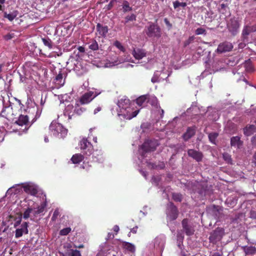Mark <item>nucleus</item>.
Instances as JSON below:
<instances>
[{"mask_svg":"<svg viewBox=\"0 0 256 256\" xmlns=\"http://www.w3.org/2000/svg\"><path fill=\"white\" fill-rule=\"evenodd\" d=\"M71 256H81L80 252L78 250H72L70 253Z\"/></svg>","mask_w":256,"mask_h":256,"instance_id":"52","label":"nucleus"},{"mask_svg":"<svg viewBox=\"0 0 256 256\" xmlns=\"http://www.w3.org/2000/svg\"><path fill=\"white\" fill-rule=\"evenodd\" d=\"M127 62H134L130 56H124V57L120 56L118 57L116 55L112 54V52H110L108 55V58L106 60L104 64V67L112 68Z\"/></svg>","mask_w":256,"mask_h":256,"instance_id":"1","label":"nucleus"},{"mask_svg":"<svg viewBox=\"0 0 256 256\" xmlns=\"http://www.w3.org/2000/svg\"><path fill=\"white\" fill-rule=\"evenodd\" d=\"M151 100H152L151 104L153 106H156L158 103V100L156 97L152 96L151 98Z\"/></svg>","mask_w":256,"mask_h":256,"instance_id":"57","label":"nucleus"},{"mask_svg":"<svg viewBox=\"0 0 256 256\" xmlns=\"http://www.w3.org/2000/svg\"><path fill=\"white\" fill-rule=\"evenodd\" d=\"M46 207V204L43 202L36 208H34V216H36L37 215L42 214L44 212Z\"/></svg>","mask_w":256,"mask_h":256,"instance_id":"24","label":"nucleus"},{"mask_svg":"<svg viewBox=\"0 0 256 256\" xmlns=\"http://www.w3.org/2000/svg\"><path fill=\"white\" fill-rule=\"evenodd\" d=\"M74 110L75 114L77 115L82 114L86 110L84 108L80 106L78 104H76L74 106Z\"/></svg>","mask_w":256,"mask_h":256,"instance_id":"34","label":"nucleus"},{"mask_svg":"<svg viewBox=\"0 0 256 256\" xmlns=\"http://www.w3.org/2000/svg\"><path fill=\"white\" fill-rule=\"evenodd\" d=\"M80 148L82 150H88L87 151H85L84 152L90 155L91 154V152L92 150V145L90 143L88 142L87 139L82 138V140L80 142Z\"/></svg>","mask_w":256,"mask_h":256,"instance_id":"12","label":"nucleus"},{"mask_svg":"<svg viewBox=\"0 0 256 256\" xmlns=\"http://www.w3.org/2000/svg\"><path fill=\"white\" fill-rule=\"evenodd\" d=\"M164 72V74H161V76H165L166 77V78L165 79H166L168 78L170 76V74H168L166 72H165L164 70L160 72Z\"/></svg>","mask_w":256,"mask_h":256,"instance_id":"59","label":"nucleus"},{"mask_svg":"<svg viewBox=\"0 0 256 256\" xmlns=\"http://www.w3.org/2000/svg\"><path fill=\"white\" fill-rule=\"evenodd\" d=\"M74 106L72 104H68L65 108L64 114L68 115L69 119L75 114Z\"/></svg>","mask_w":256,"mask_h":256,"instance_id":"20","label":"nucleus"},{"mask_svg":"<svg viewBox=\"0 0 256 256\" xmlns=\"http://www.w3.org/2000/svg\"><path fill=\"white\" fill-rule=\"evenodd\" d=\"M218 135V134L216 132H212V133L208 135V138H209L210 140L212 143H214V141H215L216 138H217Z\"/></svg>","mask_w":256,"mask_h":256,"instance_id":"42","label":"nucleus"},{"mask_svg":"<svg viewBox=\"0 0 256 256\" xmlns=\"http://www.w3.org/2000/svg\"><path fill=\"white\" fill-rule=\"evenodd\" d=\"M194 39V36H190L189 38L184 42V46H187L189 45Z\"/></svg>","mask_w":256,"mask_h":256,"instance_id":"50","label":"nucleus"},{"mask_svg":"<svg viewBox=\"0 0 256 256\" xmlns=\"http://www.w3.org/2000/svg\"><path fill=\"white\" fill-rule=\"evenodd\" d=\"M148 62L153 64L154 62H155V60L154 58H148Z\"/></svg>","mask_w":256,"mask_h":256,"instance_id":"58","label":"nucleus"},{"mask_svg":"<svg viewBox=\"0 0 256 256\" xmlns=\"http://www.w3.org/2000/svg\"><path fill=\"white\" fill-rule=\"evenodd\" d=\"M114 1H111L110 3L108 5L107 10H110L113 6V3Z\"/></svg>","mask_w":256,"mask_h":256,"instance_id":"60","label":"nucleus"},{"mask_svg":"<svg viewBox=\"0 0 256 256\" xmlns=\"http://www.w3.org/2000/svg\"><path fill=\"white\" fill-rule=\"evenodd\" d=\"M178 246L180 250V256H189L190 254L187 253V252L184 248V246L181 244L180 242L178 244Z\"/></svg>","mask_w":256,"mask_h":256,"instance_id":"36","label":"nucleus"},{"mask_svg":"<svg viewBox=\"0 0 256 256\" xmlns=\"http://www.w3.org/2000/svg\"><path fill=\"white\" fill-rule=\"evenodd\" d=\"M183 229L186 234L188 236H191L194 234V230L192 227L188 225V220L184 219L182 222Z\"/></svg>","mask_w":256,"mask_h":256,"instance_id":"17","label":"nucleus"},{"mask_svg":"<svg viewBox=\"0 0 256 256\" xmlns=\"http://www.w3.org/2000/svg\"><path fill=\"white\" fill-rule=\"evenodd\" d=\"M34 216V210L33 208H28L24 212L23 218L24 219L26 220L29 218L31 219L33 218Z\"/></svg>","mask_w":256,"mask_h":256,"instance_id":"29","label":"nucleus"},{"mask_svg":"<svg viewBox=\"0 0 256 256\" xmlns=\"http://www.w3.org/2000/svg\"><path fill=\"white\" fill-rule=\"evenodd\" d=\"M101 110V108L100 107H98L96 108L94 110V114H97L98 112H99L100 110Z\"/></svg>","mask_w":256,"mask_h":256,"instance_id":"61","label":"nucleus"},{"mask_svg":"<svg viewBox=\"0 0 256 256\" xmlns=\"http://www.w3.org/2000/svg\"><path fill=\"white\" fill-rule=\"evenodd\" d=\"M173 4L174 8H176L179 6L184 7L186 5L185 2H180L178 1L174 2Z\"/></svg>","mask_w":256,"mask_h":256,"instance_id":"43","label":"nucleus"},{"mask_svg":"<svg viewBox=\"0 0 256 256\" xmlns=\"http://www.w3.org/2000/svg\"><path fill=\"white\" fill-rule=\"evenodd\" d=\"M18 15L17 10H14L10 14L4 13V17L7 18L10 21L13 20Z\"/></svg>","mask_w":256,"mask_h":256,"instance_id":"32","label":"nucleus"},{"mask_svg":"<svg viewBox=\"0 0 256 256\" xmlns=\"http://www.w3.org/2000/svg\"><path fill=\"white\" fill-rule=\"evenodd\" d=\"M122 9L124 12H129L132 10V8L130 6L129 3L127 1H124L122 4Z\"/></svg>","mask_w":256,"mask_h":256,"instance_id":"39","label":"nucleus"},{"mask_svg":"<svg viewBox=\"0 0 256 256\" xmlns=\"http://www.w3.org/2000/svg\"><path fill=\"white\" fill-rule=\"evenodd\" d=\"M42 41L46 46H47L50 48H52V42L50 39L42 38Z\"/></svg>","mask_w":256,"mask_h":256,"instance_id":"41","label":"nucleus"},{"mask_svg":"<svg viewBox=\"0 0 256 256\" xmlns=\"http://www.w3.org/2000/svg\"><path fill=\"white\" fill-rule=\"evenodd\" d=\"M29 116L26 115L20 116L16 122L19 126H23L26 124L28 122Z\"/></svg>","mask_w":256,"mask_h":256,"instance_id":"27","label":"nucleus"},{"mask_svg":"<svg viewBox=\"0 0 256 256\" xmlns=\"http://www.w3.org/2000/svg\"><path fill=\"white\" fill-rule=\"evenodd\" d=\"M96 31L100 36H106L108 32V28L106 26H103L100 24H98L96 27Z\"/></svg>","mask_w":256,"mask_h":256,"instance_id":"18","label":"nucleus"},{"mask_svg":"<svg viewBox=\"0 0 256 256\" xmlns=\"http://www.w3.org/2000/svg\"><path fill=\"white\" fill-rule=\"evenodd\" d=\"M132 104L130 102V100L126 97H123L118 100L117 105L118 108L117 109L118 113H120L121 111L128 108Z\"/></svg>","mask_w":256,"mask_h":256,"instance_id":"10","label":"nucleus"},{"mask_svg":"<svg viewBox=\"0 0 256 256\" xmlns=\"http://www.w3.org/2000/svg\"><path fill=\"white\" fill-rule=\"evenodd\" d=\"M139 112L138 110H134V106L132 104L129 108L121 111L120 113H118V115L122 116L126 120H131L136 116Z\"/></svg>","mask_w":256,"mask_h":256,"instance_id":"5","label":"nucleus"},{"mask_svg":"<svg viewBox=\"0 0 256 256\" xmlns=\"http://www.w3.org/2000/svg\"><path fill=\"white\" fill-rule=\"evenodd\" d=\"M71 231V228H66L62 229L60 232V236H66Z\"/></svg>","mask_w":256,"mask_h":256,"instance_id":"40","label":"nucleus"},{"mask_svg":"<svg viewBox=\"0 0 256 256\" xmlns=\"http://www.w3.org/2000/svg\"><path fill=\"white\" fill-rule=\"evenodd\" d=\"M126 22H128L129 21H132L136 20V16L134 14H132L130 16H128L126 18Z\"/></svg>","mask_w":256,"mask_h":256,"instance_id":"53","label":"nucleus"},{"mask_svg":"<svg viewBox=\"0 0 256 256\" xmlns=\"http://www.w3.org/2000/svg\"><path fill=\"white\" fill-rule=\"evenodd\" d=\"M244 252L247 254H252L256 252V248L254 246H250L244 248Z\"/></svg>","mask_w":256,"mask_h":256,"instance_id":"35","label":"nucleus"},{"mask_svg":"<svg viewBox=\"0 0 256 256\" xmlns=\"http://www.w3.org/2000/svg\"><path fill=\"white\" fill-rule=\"evenodd\" d=\"M120 228H119V227L117 225H116L114 226V230L116 232H118Z\"/></svg>","mask_w":256,"mask_h":256,"instance_id":"63","label":"nucleus"},{"mask_svg":"<svg viewBox=\"0 0 256 256\" xmlns=\"http://www.w3.org/2000/svg\"><path fill=\"white\" fill-rule=\"evenodd\" d=\"M28 224L26 222L23 223L20 228H18L16 230L15 236L16 238L21 237L23 234H27L28 233Z\"/></svg>","mask_w":256,"mask_h":256,"instance_id":"14","label":"nucleus"},{"mask_svg":"<svg viewBox=\"0 0 256 256\" xmlns=\"http://www.w3.org/2000/svg\"><path fill=\"white\" fill-rule=\"evenodd\" d=\"M252 142L254 144L256 145V135L252 138Z\"/></svg>","mask_w":256,"mask_h":256,"instance_id":"62","label":"nucleus"},{"mask_svg":"<svg viewBox=\"0 0 256 256\" xmlns=\"http://www.w3.org/2000/svg\"><path fill=\"white\" fill-rule=\"evenodd\" d=\"M84 159V156L82 154H74L71 160L73 164H79Z\"/></svg>","mask_w":256,"mask_h":256,"instance_id":"30","label":"nucleus"},{"mask_svg":"<svg viewBox=\"0 0 256 256\" xmlns=\"http://www.w3.org/2000/svg\"><path fill=\"white\" fill-rule=\"evenodd\" d=\"M124 248L130 252H134L136 250L135 246L130 242H124L122 244Z\"/></svg>","mask_w":256,"mask_h":256,"instance_id":"31","label":"nucleus"},{"mask_svg":"<svg viewBox=\"0 0 256 256\" xmlns=\"http://www.w3.org/2000/svg\"><path fill=\"white\" fill-rule=\"evenodd\" d=\"M220 233L218 229L212 232L209 238L210 242L212 243H215L218 240H220Z\"/></svg>","mask_w":256,"mask_h":256,"instance_id":"23","label":"nucleus"},{"mask_svg":"<svg viewBox=\"0 0 256 256\" xmlns=\"http://www.w3.org/2000/svg\"><path fill=\"white\" fill-rule=\"evenodd\" d=\"M166 212L168 222L173 221L177 218L178 214L177 208L172 202L168 204Z\"/></svg>","mask_w":256,"mask_h":256,"instance_id":"7","label":"nucleus"},{"mask_svg":"<svg viewBox=\"0 0 256 256\" xmlns=\"http://www.w3.org/2000/svg\"><path fill=\"white\" fill-rule=\"evenodd\" d=\"M14 186H13L11 188H10L6 192V194H12V193H14V194H16L17 193L16 191H17V189H16L15 190L16 192H13V190L14 189Z\"/></svg>","mask_w":256,"mask_h":256,"instance_id":"55","label":"nucleus"},{"mask_svg":"<svg viewBox=\"0 0 256 256\" xmlns=\"http://www.w3.org/2000/svg\"><path fill=\"white\" fill-rule=\"evenodd\" d=\"M252 162L256 164V152L254 155Z\"/></svg>","mask_w":256,"mask_h":256,"instance_id":"64","label":"nucleus"},{"mask_svg":"<svg viewBox=\"0 0 256 256\" xmlns=\"http://www.w3.org/2000/svg\"><path fill=\"white\" fill-rule=\"evenodd\" d=\"M244 67L246 72H250L253 70V66L250 61H246L245 62Z\"/></svg>","mask_w":256,"mask_h":256,"instance_id":"37","label":"nucleus"},{"mask_svg":"<svg viewBox=\"0 0 256 256\" xmlns=\"http://www.w3.org/2000/svg\"><path fill=\"white\" fill-rule=\"evenodd\" d=\"M256 128L254 125H250L244 129V134L246 136H250L256 132Z\"/></svg>","mask_w":256,"mask_h":256,"instance_id":"28","label":"nucleus"},{"mask_svg":"<svg viewBox=\"0 0 256 256\" xmlns=\"http://www.w3.org/2000/svg\"><path fill=\"white\" fill-rule=\"evenodd\" d=\"M232 48L233 46L232 43L229 42H224L218 45L217 51L219 52L222 53L229 52L232 50Z\"/></svg>","mask_w":256,"mask_h":256,"instance_id":"13","label":"nucleus"},{"mask_svg":"<svg viewBox=\"0 0 256 256\" xmlns=\"http://www.w3.org/2000/svg\"><path fill=\"white\" fill-rule=\"evenodd\" d=\"M50 130L54 136L59 138H64L68 133V130L56 121L52 122L50 126Z\"/></svg>","mask_w":256,"mask_h":256,"instance_id":"3","label":"nucleus"},{"mask_svg":"<svg viewBox=\"0 0 256 256\" xmlns=\"http://www.w3.org/2000/svg\"><path fill=\"white\" fill-rule=\"evenodd\" d=\"M132 54L136 60H140L147 56L145 50L140 48L134 49Z\"/></svg>","mask_w":256,"mask_h":256,"instance_id":"15","label":"nucleus"},{"mask_svg":"<svg viewBox=\"0 0 256 256\" xmlns=\"http://www.w3.org/2000/svg\"><path fill=\"white\" fill-rule=\"evenodd\" d=\"M145 32L149 37L158 38L160 36V28L154 24L150 23L148 26H146Z\"/></svg>","mask_w":256,"mask_h":256,"instance_id":"6","label":"nucleus"},{"mask_svg":"<svg viewBox=\"0 0 256 256\" xmlns=\"http://www.w3.org/2000/svg\"><path fill=\"white\" fill-rule=\"evenodd\" d=\"M148 99V96L143 95L136 100V102L139 106H142Z\"/></svg>","mask_w":256,"mask_h":256,"instance_id":"33","label":"nucleus"},{"mask_svg":"<svg viewBox=\"0 0 256 256\" xmlns=\"http://www.w3.org/2000/svg\"><path fill=\"white\" fill-rule=\"evenodd\" d=\"M231 146L239 148L242 144V142L239 136H233L230 140Z\"/></svg>","mask_w":256,"mask_h":256,"instance_id":"25","label":"nucleus"},{"mask_svg":"<svg viewBox=\"0 0 256 256\" xmlns=\"http://www.w3.org/2000/svg\"><path fill=\"white\" fill-rule=\"evenodd\" d=\"M164 74V72H161L160 71H156L152 78V82L154 83L165 80L166 77L161 76V74Z\"/></svg>","mask_w":256,"mask_h":256,"instance_id":"21","label":"nucleus"},{"mask_svg":"<svg viewBox=\"0 0 256 256\" xmlns=\"http://www.w3.org/2000/svg\"><path fill=\"white\" fill-rule=\"evenodd\" d=\"M32 111L34 112H36V116H35V117L34 118H32V120L34 122L36 120V119L38 118L40 116V112H39L38 108L36 109H35V108H33L32 110Z\"/></svg>","mask_w":256,"mask_h":256,"instance_id":"49","label":"nucleus"},{"mask_svg":"<svg viewBox=\"0 0 256 256\" xmlns=\"http://www.w3.org/2000/svg\"><path fill=\"white\" fill-rule=\"evenodd\" d=\"M59 215V212L58 210H56L53 214L52 216V220H55L56 219L58 218Z\"/></svg>","mask_w":256,"mask_h":256,"instance_id":"54","label":"nucleus"},{"mask_svg":"<svg viewBox=\"0 0 256 256\" xmlns=\"http://www.w3.org/2000/svg\"><path fill=\"white\" fill-rule=\"evenodd\" d=\"M98 94L96 92L89 91L81 96L80 102L82 104H87L90 102Z\"/></svg>","mask_w":256,"mask_h":256,"instance_id":"8","label":"nucleus"},{"mask_svg":"<svg viewBox=\"0 0 256 256\" xmlns=\"http://www.w3.org/2000/svg\"><path fill=\"white\" fill-rule=\"evenodd\" d=\"M24 190L28 194L36 196L38 193V186L32 183H26L23 185Z\"/></svg>","mask_w":256,"mask_h":256,"instance_id":"11","label":"nucleus"},{"mask_svg":"<svg viewBox=\"0 0 256 256\" xmlns=\"http://www.w3.org/2000/svg\"><path fill=\"white\" fill-rule=\"evenodd\" d=\"M195 134V130L194 128H188L186 132L183 135V138L185 140H187L191 138Z\"/></svg>","mask_w":256,"mask_h":256,"instance_id":"26","label":"nucleus"},{"mask_svg":"<svg viewBox=\"0 0 256 256\" xmlns=\"http://www.w3.org/2000/svg\"><path fill=\"white\" fill-rule=\"evenodd\" d=\"M64 82L62 74L59 73L54 79L56 87L58 88H60L64 86Z\"/></svg>","mask_w":256,"mask_h":256,"instance_id":"19","label":"nucleus"},{"mask_svg":"<svg viewBox=\"0 0 256 256\" xmlns=\"http://www.w3.org/2000/svg\"><path fill=\"white\" fill-rule=\"evenodd\" d=\"M114 46L118 48L120 52H124L126 50L125 48L122 45V44L118 41H116L114 43Z\"/></svg>","mask_w":256,"mask_h":256,"instance_id":"38","label":"nucleus"},{"mask_svg":"<svg viewBox=\"0 0 256 256\" xmlns=\"http://www.w3.org/2000/svg\"><path fill=\"white\" fill-rule=\"evenodd\" d=\"M158 143L157 140H146L138 150V152L141 156L142 158L147 156V154L151 152L154 151Z\"/></svg>","mask_w":256,"mask_h":256,"instance_id":"2","label":"nucleus"},{"mask_svg":"<svg viewBox=\"0 0 256 256\" xmlns=\"http://www.w3.org/2000/svg\"><path fill=\"white\" fill-rule=\"evenodd\" d=\"M89 48L94 50H97L98 48V44L96 41L93 42L91 44H90Z\"/></svg>","mask_w":256,"mask_h":256,"instance_id":"46","label":"nucleus"},{"mask_svg":"<svg viewBox=\"0 0 256 256\" xmlns=\"http://www.w3.org/2000/svg\"><path fill=\"white\" fill-rule=\"evenodd\" d=\"M80 52H78L74 51V57H75L76 58V60H81L83 56H80Z\"/></svg>","mask_w":256,"mask_h":256,"instance_id":"56","label":"nucleus"},{"mask_svg":"<svg viewBox=\"0 0 256 256\" xmlns=\"http://www.w3.org/2000/svg\"><path fill=\"white\" fill-rule=\"evenodd\" d=\"M255 30H256L253 26H244L242 32V36L244 40L247 38L248 36L249 35L250 32H254Z\"/></svg>","mask_w":256,"mask_h":256,"instance_id":"22","label":"nucleus"},{"mask_svg":"<svg viewBox=\"0 0 256 256\" xmlns=\"http://www.w3.org/2000/svg\"><path fill=\"white\" fill-rule=\"evenodd\" d=\"M172 198L175 201L180 202L182 200V196L179 194H173Z\"/></svg>","mask_w":256,"mask_h":256,"instance_id":"44","label":"nucleus"},{"mask_svg":"<svg viewBox=\"0 0 256 256\" xmlns=\"http://www.w3.org/2000/svg\"><path fill=\"white\" fill-rule=\"evenodd\" d=\"M78 52H80V56H83L84 54L85 49L83 46H78Z\"/></svg>","mask_w":256,"mask_h":256,"instance_id":"51","label":"nucleus"},{"mask_svg":"<svg viewBox=\"0 0 256 256\" xmlns=\"http://www.w3.org/2000/svg\"><path fill=\"white\" fill-rule=\"evenodd\" d=\"M223 158L228 163H232V159L229 154L227 153H224L223 154Z\"/></svg>","mask_w":256,"mask_h":256,"instance_id":"45","label":"nucleus"},{"mask_svg":"<svg viewBox=\"0 0 256 256\" xmlns=\"http://www.w3.org/2000/svg\"><path fill=\"white\" fill-rule=\"evenodd\" d=\"M226 26L229 32L235 36L238 32L240 24L237 18H232L228 22Z\"/></svg>","mask_w":256,"mask_h":256,"instance_id":"4","label":"nucleus"},{"mask_svg":"<svg viewBox=\"0 0 256 256\" xmlns=\"http://www.w3.org/2000/svg\"><path fill=\"white\" fill-rule=\"evenodd\" d=\"M177 238H178V244L180 242L181 244H182V240L184 239V236L182 233L178 232L177 234Z\"/></svg>","mask_w":256,"mask_h":256,"instance_id":"48","label":"nucleus"},{"mask_svg":"<svg viewBox=\"0 0 256 256\" xmlns=\"http://www.w3.org/2000/svg\"><path fill=\"white\" fill-rule=\"evenodd\" d=\"M165 242L166 237L164 236L160 235L156 237L154 240V248L160 252H162L164 249Z\"/></svg>","mask_w":256,"mask_h":256,"instance_id":"9","label":"nucleus"},{"mask_svg":"<svg viewBox=\"0 0 256 256\" xmlns=\"http://www.w3.org/2000/svg\"><path fill=\"white\" fill-rule=\"evenodd\" d=\"M188 156L196 160L197 162H200L202 158V154L198 151L194 150H189L188 152Z\"/></svg>","mask_w":256,"mask_h":256,"instance_id":"16","label":"nucleus"},{"mask_svg":"<svg viewBox=\"0 0 256 256\" xmlns=\"http://www.w3.org/2000/svg\"><path fill=\"white\" fill-rule=\"evenodd\" d=\"M195 32H196V34L197 35L206 34V30L204 28H198L196 30Z\"/></svg>","mask_w":256,"mask_h":256,"instance_id":"47","label":"nucleus"}]
</instances>
